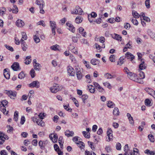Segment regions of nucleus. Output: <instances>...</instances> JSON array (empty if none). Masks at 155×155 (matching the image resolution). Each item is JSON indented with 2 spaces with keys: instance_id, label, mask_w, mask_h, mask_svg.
I'll return each instance as SVG.
<instances>
[{
  "instance_id": "f8f14e48",
  "label": "nucleus",
  "mask_w": 155,
  "mask_h": 155,
  "mask_svg": "<svg viewBox=\"0 0 155 155\" xmlns=\"http://www.w3.org/2000/svg\"><path fill=\"white\" fill-rule=\"evenodd\" d=\"M16 24L18 27H22L24 25L25 23L21 20L18 19L16 21Z\"/></svg>"
},
{
  "instance_id": "603ef678",
  "label": "nucleus",
  "mask_w": 155,
  "mask_h": 155,
  "mask_svg": "<svg viewBox=\"0 0 155 155\" xmlns=\"http://www.w3.org/2000/svg\"><path fill=\"white\" fill-rule=\"evenodd\" d=\"M116 149L118 150H120L121 149V146L120 143H117L116 145Z\"/></svg>"
},
{
  "instance_id": "c9c22d12",
  "label": "nucleus",
  "mask_w": 155,
  "mask_h": 155,
  "mask_svg": "<svg viewBox=\"0 0 155 155\" xmlns=\"http://www.w3.org/2000/svg\"><path fill=\"white\" fill-rule=\"evenodd\" d=\"M95 45L96 48L99 51H101L100 49L101 47L103 48H105V45L104 44H103L102 47L100 45H99L97 43H96L95 44Z\"/></svg>"
},
{
  "instance_id": "39448f33",
  "label": "nucleus",
  "mask_w": 155,
  "mask_h": 155,
  "mask_svg": "<svg viewBox=\"0 0 155 155\" xmlns=\"http://www.w3.org/2000/svg\"><path fill=\"white\" fill-rule=\"evenodd\" d=\"M50 90L52 93H55L59 90L60 88L58 84H54L53 86L50 88Z\"/></svg>"
},
{
  "instance_id": "9b49d317",
  "label": "nucleus",
  "mask_w": 155,
  "mask_h": 155,
  "mask_svg": "<svg viewBox=\"0 0 155 155\" xmlns=\"http://www.w3.org/2000/svg\"><path fill=\"white\" fill-rule=\"evenodd\" d=\"M69 50L71 51L72 53L75 54H78V51L77 49H75V47L73 45H70L68 47Z\"/></svg>"
},
{
  "instance_id": "de8ad7c7",
  "label": "nucleus",
  "mask_w": 155,
  "mask_h": 155,
  "mask_svg": "<svg viewBox=\"0 0 155 155\" xmlns=\"http://www.w3.org/2000/svg\"><path fill=\"white\" fill-rule=\"evenodd\" d=\"M109 60L112 62H114L115 61V56L114 55H111L109 58Z\"/></svg>"
},
{
  "instance_id": "dca6fc26",
  "label": "nucleus",
  "mask_w": 155,
  "mask_h": 155,
  "mask_svg": "<svg viewBox=\"0 0 155 155\" xmlns=\"http://www.w3.org/2000/svg\"><path fill=\"white\" fill-rule=\"evenodd\" d=\"M64 134L66 136H67L68 137H70L73 136V134H74V132L72 131H70L69 130H67L64 132Z\"/></svg>"
},
{
  "instance_id": "423d86ee",
  "label": "nucleus",
  "mask_w": 155,
  "mask_h": 155,
  "mask_svg": "<svg viewBox=\"0 0 155 155\" xmlns=\"http://www.w3.org/2000/svg\"><path fill=\"white\" fill-rule=\"evenodd\" d=\"M29 86L31 88L35 87L36 88H38L40 87V83L37 81H34L29 84Z\"/></svg>"
},
{
  "instance_id": "72a5a7b5",
  "label": "nucleus",
  "mask_w": 155,
  "mask_h": 155,
  "mask_svg": "<svg viewBox=\"0 0 155 155\" xmlns=\"http://www.w3.org/2000/svg\"><path fill=\"white\" fill-rule=\"evenodd\" d=\"M124 58L123 57H120L119 60V61L117 63V64L121 65L124 62Z\"/></svg>"
},
{
  "instance_id": "09e8293b",
  "label": "nucleus",
  "mask_w": 155,
  "mask_h": 155,
  "mask_svg": "<svg viewBox=\"0 0 155 155\" xmlns=\"http://www.w3.org/2000/svg\"><path fill=\"white\" fill-rule=\"evenodd\" d=\"M151 102L150 100L149 99H146L145 101V105L147 106H151Z\"/></svg>"
},
{
  "instance_id": "5fc2aeb1",
  "label": "nucleus",
  "mask_w": 155,
  "mask_h": 155,
  "mask_svg": "<svg viewBox=\"0 0 155 155\" xmlns=\"http://www.w3.org/2000/svg\"><path fill=\"white\" fill-rule=\"evenodd\" d=\"M131 20L132 22L133 23V24L135 25H137L138 22L137 21L136 19H134V18L131 19Z\"/></svg>"
},
{
  "instance_id": "20e7f679",
  "label": "nucleus",
  "mask_w": 155,
  "mask_h": 155,
  "mask_svg": "<svg viewBox=\"0 0 155 155\" xmlns=\"http://www.w3.org/2000/svg\"><path fill=\"white\" fill-rule=\"evenodd\" d=\"M4 94L8 95L9 97H10L11 98H12L11 97V96L15 97L17 95V93L16 91H12L5 90L4 91Z\"/></svg>"
},
{
  "instance_id": "393cba45",
  "label": "nucleus",
  "mask_w": 155,
  "mask_h": 155,
  "mask_svg": "<svg viewBox=\"0 0 155 155\" xmlns=\"http://www.w3.org/2000/svg\"><path fill=\"white\" fill-rule=\"evenodd\" d=\"M107 106L108 107L110 108H113L115 106V104L111 101H107Z\"/></svg>"
},
{
  "instance_id": "1a4fd4ad",
  "label": "nucleus",
  "mask_w": 155,
  "mask_h": 155,
  "mask_svg": "<svg viewBox=\"0 0 155 155\" xmlns=\"http://www.w3.org/2000/svg\"><path fill=\"white\" fill-rule=\"evenodd\" d=\"M68 73L71 76H74L75 74V72L74 68L71 66H68L67 68Z\"/></svg>"
},
{
  "instance_id": "864d4df0",
  "label": "nucleus",
  "mask_w": 155,
  "mask_h": 155,
  "mask_svg": "<svg viewBox=\"0 0 155 155\" xmlns=\"http://www.w3.org/2000/svg\"><path fill=\"white\" fill-rule=\"evenodd\" d=\"M150 0H146L145 2L146 6L147 8H150Z\"/></svg>"
},
{
  "instance_id": "c85d7f7f",
  "label": "nucleus",
  "mask_w": 155,
  "mask_h": 155,
  "mask_svg": "<svg viewBox=\"0 0 155 155\" xmlns=\"http://www.w3.org/2000/svg\"><path fill=\"white\" fill-rule=\"evenodd\" d=\"M50 25L51 28H56V22L54 21H50Z\"/></svg>"
},
{
  "instance_id": "4c0bfd02",
  "label": "nucleus",
  "mask_w": 155,
  "mask_h": 155,
  "mask_svg": "<svg viewBox=\"0 0 155 155\" xmlns=\"http://www.w3.org/2000/svg\"><path fill=\"white\" fill-rule=\"evenodd\" d=\"M85 78L87 79L86 82L88 83L91 82V79L90 75V74H87L85 76Z\"/></svg>"
},
{
  "instance_id": "a18cd8bd",
  "label": "nucleus",
  "mask_w": 155,
  "mask_h": 155,
  "mask_svg": "<svg viewBox=\"0 0 155 155\" xmlns=\"http://www.w3.org/2000/svg\"><path fill=\"white\" fill-rule=\"evenodd\" d=\"M137 76L134 74H133L132 76H131V77H130V79L135 81L136 79H137Z\"/></svg>"
},
{
  "instance_id": "a878e982",
  "label": "nucleus",
  "mask_w": 155,
  "mask_h": 155,
  "mask_svg": "<svg viewBox=\"0 0 155 155\" xmlns=\"http://www.w3.org/2000/svg\"><path fill=\"white\" fill-rule=\"evenodd\" d=\"M91 63L94 65H96L99 64V61L95 59H93L91 61Z\"/></svg>"
},
{
  "instance_id": "412c9836",
  "label": "nucleus",
  "mask_w": 155,
  "mask_h": 155,
  "mask_svg": "<svg viewBox=\"0 0 155 155\" xmlns=\"http://www.w3.org/2000/svg\"><path fill=\"white\" fill-rule=\"evenodd\" d=\"M31 56H29L26 57L25 60V63L26 64H29L31 62Z\"/></svg>"
},
{
  "instance_id": "7ed1b4c3",
  "label": "nucleus",
  "mask_w": 155,
  "mask_h": 155,
  "mask_svg": "<svg viewBox=\"0 0 155 155\" xmlns=\"http://www.w3.org/2000/svg\"><path fill=\"white\" fill-rule=\"evenodd\" d=\"M78 137H75L73 138V141L75 142L78 147H79L81 149L83 148V147H84V143L82 142L78 141Z\"/></svg>"
},
{
  "instance_id": "b1692460",
  "label": "nucleus",
  "mask_w": 155,
  "mask_h": 155,
  "mask_svg": "<svg viewBox=\"0 0 155 155\" xmlns=\"http://www.w3.org/2000/svg\"><path fill=\"white\" fill-rule=\"evenodd\" d=\"M33 65L34 68L35 70L39 71L40 70L41 66L40 64L37 63L35 64H34Z\"/></svg>"
},
{
  "instance_id": "4468645a",
  "label": "nucleus",
  "mask_w": 155,
  "mask_h": 155,
  "mask_svg": "<svg viewBox=\"0 0 155 155\" xmlns=\"http://www.w3.org/2000/svg\"><path fill=\"white\" fill-rule=\"evenodd\" d=\"M126 57L127 59H130L132 61L135 58V56L129 52L126 53Z\"/></svg>"
},
{
  "instance_id": "cd10ccee",
  "label": "nucleus",
  "mask_w": 155,
  "mask_h": 155,
  "mask_svg": "<svg viewBox=\"0 0 155 155\" xmlns=\"http://www.w3.org/2000/svg\"><path fill=\"white\" fill-rule=\"evenodd\" d=\"M119 114V111L118 108L115 107L113 111V114L114 115H118Z\"/></svg>"
},
{
  "instance_id": "8fccbe9b",
  "label": "nucleus",
  "mask_w": 155,
  "mask_h": 155,
  "mask_svg": "<svg viewBox=\"0 0 155 155\" xmlns=\"http://www.w3.org/2000/svg\"><path fill=\"white\" fill-rule=\"evenodd\" d=\"M105 77L107 79H111L113 78L111 74L109 73H107L104 75Z\"/></svg>"
},
{
  "instance_id": "7c9ffc66",
  "label": "nucleus",
  "mask_w": 155,
  "mask_h": 155,
  "mask_svg": "<svg viewBox=\"0 0 155 155\" xmlns=\"http://www.w3.org/2000/svg\"><path fill=\"white\" fill-rule=\"evenodd\" d=\"M145 90L150 95H152V94H153V92H155V91H154L153 89L149 88H146Z\"/></svg>"
},
{
  "instance_id": "2f4dec72",
  "label": "nucleus",
  "mask_w": 155,
  "mask_h": 155,
  "mask_svg": "<svg viewBox=\"0 0 155 155\" xmlns=\"http://www.w3.org/2000/svg\"><path fill=\"white\" fill-rule=\"evenodd\" d=\"M25 77V74L24 72L22 71L18 75V78L20 79L24 78Z\"/></svg>"
},
{
  "instance_id": "bf43d9fd",
  "label": "nucleus",
  "mask_w": 155,
  "mask_h": 155,
  "mask_svg": "<svg viewBox=\"0 0 155 155\" xmlns=\"http://www.w3.org/2000/svg\"><path fill=\"white\" fill-rule=\"evenodd\" d=\"M81 42L82 44L88 45V43L87 40L85 39H81Z\"/></svg>"
},
{
  "instance_id": "e2e57ef3",
  "label": "nucleus",
  "mask_w": 155,
  "mask_h": 155,
  "mask_svg": "<svg viewBox=\"0 0 155 155\" xmlns=\"http://www.w3.org/2000/svg\"><path fill=\"white\" fill-rule=\"evenodd\" d=\"M35 3L37 5H40L44 3L43 0H37L36 1Z\"/></svg>"
},
{
  "instance_id": "bb28decb",
  "label": "nucleus",
  "mask_w": 155,
  "mask_h": 155,
  "mask_svg": "<svg viewBox=\"0 0 155 155\" xmlns=\"http://www.w3.org/2000/svg\"><path fill=\"white\" fill-rule=\"evenodd\" d=\"M0 110L4 114L7 115L8 113V111H7V112L5 113L6 112V109L5 107L3 106H1L0 107Z\"/></svg>"
},
{
  "instance_id": "f03ea898",
  "label": "nucleus",
  "mask_w": 155,
  "mask_h": 155,
  "mask_svg": "<svg viewBox=\"0 0 155 155\" xmlns=\"http://www.w3.org/2000/svg\"><path fill=\"white\" fill-rule=\"evenodd\" d=\"M83 12L82 9L79 6H77L71 12V14H73L81 15Z\"/></svg>"
},
{
  "instance_id": "e433bc0d",
  "label": "nucleus",
  "mask_w": 155,
  "mask_h": 155,
  "mask_svg": "<svg viewBox=\"0 0 155 155\" xmlns=\"http://www.w3.org/2000/svg\"><path fill=\"white\" fill-rule=\"evenodd\" d=\"M18 111H15L14 114V120L16 121H18Z\"/></svg>"
},
{
  "instance_id": "69168bd1",
  "label": "nucleus",
  "mask_w": 155,
  "mask_h": 155,
  "mask_svg": "<svg viewBox=\"0 0 155 155\" xmlns=\"http://www.w3.org/2000/svg\"><path fill=\"white\" fill-rule=\"evenodd\" d=\"M105 150L108 153L111 152L112 151V149L110 146H107L105 148Z\"/></svg>"
},
{
  "instance_id": "ddd939ff",
  "label": "nucleus",
  "mask_w": 155,
  "mask_h": 155,
  "mask_svg": "<svg viewBox=\"0 0 155 155\" xmlns=\"http://www.w3.org/2000/svg\"><path fill=\"white\" fill-rule=\"evenodd\" d=\"M66 25L68 27V29L69 30L72 32H74L75 31V28L72 24L69 22H67Z\"/></svg>"
},
{
  "instance_id": "a211bd4d",
  "label": "nucleus",
  "mask_w": 155,
  "mask_h": 155,
  "mask_svg": "<svg viewBox=\"0 0 155 155\" xmlns=\"http://www.w3.org/2000/svg\"><path fill=\"white\" fill-rule=\"evenodd\" d=\"M147 33L150 37L153 39H155V34L152 32L151 30L148 29L147 31Z\"/></svg>"
},
{
  "instance_id": "6e6d98bb",
  "label": "nucleus",
  "mask_w": 155,
  "mask_h": 155,
  "mask_svg": "<svg viewBox=\"0 0 155 155\" xmlns=\"http://www.w3.org/2000/svg\"><path fill=\"white\" fill-rule=\"evenodd\" d=\"M139 77L141 79H143L145 77V75L143 72L140 71L139 74Z\"/></svg>"
},
{
  "instance_id": "0eeeda50",
  "label": "nucleus",
  "mask_w": 155,
  "mask_h": 155,
  "mask_svg": "<svg viewBox=\"0 0 155 155\" xmlns=\"http://www.w3.org/2000/svg\"><path fill=\"white\" fill-rule=\"evenodd\" d=\"M49 137L54 143H56L58 140V137L57 134L55 133L51 134L49 135Z\"/></svg>"
},
{
  "instance_id": "37998d69",
  "label": "nucleus",
  "mask_w": 155,
  "mask_h": 155,
  "mask_svg": "<svg viewBox=\"0 0 155 155\" xmlns=\"http://www.w3.org/2000/svg\"><path fill=\"white\" fill-rule=\"evenodd\" d=\"M103 84L104 86L107 87L109 89H111V86L110 84L108 82H105L103 83Z\"/></svg>"
},
{
  "instance_id": "5701e85b",
  "label": "nucleus",
  "mask_w": 155,
  "mask_h": 155,
  "mask_svg": "<svg viewBox=\"0 0 155 155\" xmlns=\"http://www.w3.org/2000/svg\"><path fill=\"white\" fill-rule=\"evenodd\" d=\"M83 19V18L81 16H78L75 18V22L77 24H79L81 22Z\"/></svg>"
},
{
  "instance_id": "4d7b16f0",
  "label": "nucleus",
  "mask_w": 155,
  "mask_h": 155,
  "mask_svg": "<svg viewBox=\"0 0 155 155\" xmlns=\"http://www.w3.org/2000/svg\"><path fill=\"white\" fill-rule=\"evenodd\" d=\"M70 58L72 62L74 63H75L76 62V60L75 59L74 57L72 54H71L70 55Z\"/></svg>"
},
{
  "instance_id": "79ce46f5",
  "label": "nucleus",
  "mask_w": 155,
  "mask_h": 155,
  "mask_svg": "<svg viewBox=\"0 0 155 155\" xmlns=\"http://www.w3.org/2000/svg\"><path fill=\"white\" fill-rule=\"evenodd\" d=\"M108 137V139L107 138L106 140L108 142H109L110 141L112 140L113 136V134H107Z\"/></svg>"
},
{
  "instance_id": "9d476101",
  "label": "nucleus",
  "mask_w": 155,
  "mask_h": 155,
  "mask_svg": "<svg viewBox=\"0 0 155 155\" xmlns=\"http://www.w3.org/2000/svg\"><path fill=\"white\" fill-rule=\"evenodd\" d=\"M12 69L15 71H17L20 69L19 64L18 62H15L11 66Z\"/></svg>"
},
{
  "instance_id": "4be33fe9",
  "label": "nucleus",
  "mask_w": 155,
  "mask_h": 155,
  "mask_svg": "<svg viewBox=\"0 0 155 155\" xmlns=\"http://www.w3.org/2000/svg\"><path fill=\"white\" fill-rule=\"evenodd\" d=\"M21 44L22 48L23 51H26L28 47V45L25 42H20Z\"/></svg>"
},
{
  "instance_id": "052dcab7",
  "label": "nucleus",
  "mask_w": 155,
  "mask_h": 155,
  "mask_svg": "<svg viewBox=\"0 0 155 155\" xmlns=\"http://www.w3.org/2000/svg\"><path fill=\"white\" fill-rule=\"evenodd\" d=\"M58 46V45H53L50 48L52 50L55 51L58 50V48H57Z\"/></svg>"
},
{
  "instance_id": "680f3d73",
  "label": "nucleus",
  "mask_w": 155,
  "mask_h": 155,
  "mask_svg": "<svg viewBox=\"0 0 155 155\" xmlns=\"http://www.w3.org/2000/svg\"><path fill=\"white\" fill-rule=\"evenodd\" d=\"M142 79H141V78H137V79H136L135 82L140 84H143V81L142 80Z\"/></svg>"
},
{
  "instance_id": "aec40b11",
  "label": "nucleus",
  "mask_w": 155,
  "mask_h": 155,
  "mask_svg": "<svg viewBox=\"0 0 155 155\" xmlns=\"http://www.w3.org/2000/svg\"><path fill=\"white\" fill-rule=\"evenodd\" d=\"M22 38L20 40V42H24V40H26L27 38V37L25 32H23L21 33Z\"/></svg>"
},
{
  "instance_id": "338daca9",
  "label": "nucleus",
  "mask_w": 155,
  "mask_h": 155,
  "mask_svg": "<svg viewBox=\"0 0 155 155\" xmlns=\"http://www.w3.org/2000/svg\"><path fill=\"white\" fill-rule=\"evenodd\" d=\"M35 72L33 69H32L30 72V74L32 78H33L35 77Z\"/></svg>"
},
{
  "instance_id": "2eb2a0df",
  "label": "nucleus",
  "mask_w": 155,
  "mask_h": 155,
  "mask_svg": "<svg viewBox=\"0 0 155 155\" xmlns=\"http://www.w3.org/2000/svg\"><path fill=\"white\" fill-rule=\"evenodd\" d=\"M8 69H5L4 70V75L5 77L7 79H9L10 78V74L7 71Z\"/></svg>"
},
{
  "instance_id": "3c124183",
  "label": "nucleus",
  "mask_w": 155,
  "mask_h": 155,
  "mask_svg": "<svg viewBox=\"0 0 155 155\" xmlns=\"http://www.w3.org/2000/svg\"><path fill=\"white\" fill-rule=\"evenodd\" d=\"M148 137L151 142H153L154 141V139L153 136L152 135H149Z\"/></svg>"
},
{
  "instance_id": "0e129e2a",
  "label": "nucleus",
  "mask_w": 155,
  "mask_h": 155,
  "mask_svg": "<svg viewBox=\"0 0 155 155\" xmlns=\"http://www.w3.org/2000/svg\"><path fill=\"white\" fill-rule=\"evenodd\" d=\"M38 25H42L43 26L45 27V26L44 21H41L37 23Z\"/></svg>"
},
{
  "instance_id": "774afa93",
  "label": "nucleus",
  "mask_w": 155,
  "mask_h": 155,
  "mask_svg": "<svg viewBox=\"0 0 155 155\" xmlns=\"http://www.w3.org/2000/svg\"><path fill=\"white\" fill-rule=\"evenodd\" d=\"M84 64H85V66L88 68H90V66L89 65V62H87L86 61H83Z\"/></svg>"
},
{
  "instance_id": "58836bf2",
  "label": "nucleus",
  "mask_w": 155,
  "mask_h": 155,
  "mask_svg": "<svg viewBox=\"0 0 155 155\" xmlns=\"http://www.w3.org/2000/svg\"><path fill=\"white\" fill-rule=\"evenodd\" d=\"M6 12L5 8L3 7L0 8V15H2L5 14Z\"/></svg>"
},
{
  "instance_id": "ea45409f",
  "label": "nucleus",
  "mask_w": 155,
  "mask_h": 155,
  "mask_svg": "<svg viewBox=\"0 0 155 155\" xmlns=\"http://www.w3.org/2000/svg\"><path fill=\"white\" fill-rule=\"evenodd\" d=\"M33 39L36 43H38L40 41L39 38L36 35L34 36Z\"/></svg>"
},
{
  "instance_id": "6e6552de",
  "label": "nucleus",
  "mask_w": 155,
  "mask_h": 155,
  "mask_svg": "<svg viewBox=\"0 0 155 155\" xmlns=\"http://www.w3.org/2000/svg\"><path fill=\"white\" fill-rule=\"evenodd\" d=\"M140 61V64L139 66V69L140 70L145 69L147 67V65L145 63L144 60L143 59H141Z\"/></svg>"
},
{
  "instance_id": "13d9d810",
  "label": "nucleus",
  "mask_w": 155,
  "mask_h": 155,
  "mask_svg": "<svg viewBox=\"0 0 155 155\" xmlns=\"http://www.w3.org/2000/svg\"><path fill=\"white\" fill-rule=\"evenodd\" d=\"M5 46L7 49L10 50V51H14L13 48L12 47L9 45H5Z\"/></svg>"
},
{
  "instance_id": "c03bdc74",
  "label": "nucleus",
  "mask_w": 155,
  "mask_h": 155,
  "mask_svg": "<svg viewBox=\"0 0 155 155\" xmlns=\"http://www.w3.org/2000/svg\"><path fill=\"white\" fill-rule=\"evenodd\" d=\"M88 96L87 95L83 94L81 96V98L82 99L84 103H85V101L87 99Z\"/></svg>"
},
{
  "instance_id": "c756f323",
  "label": "nucleus",
  "mask_w": 155,
  "mask_h": 155,
  "mask_svg": "<svg viewBox=\"0 0 155 155\" xmlns=\"http://www.w3.org/2000/svg\"><path fill=\"white\" fill-rule=\"evenodd\" d=\"M88 87L89 90L91 93H94L95 90L94 87L91 85H90L88 86Z\"/></svg>"
},
{
  "instance_id": "a19ab883",
  "label": "nucleus",
  "mask_w": 155,
  "mask_h": 155,
  "mask_svg": "<svg viewBox=\"0 0 155 155\" xmlns=\"http://www.w3.org/2000/svg\"><path fill=\"white\" fill-rule=\"evenodd\" d=\"M71 99L73 100L75 105L77 107H78L79 106V104H78V101L76 100V99L74 97H71Z\"/></svg>"
},
{
  "instance_id": "49530a36",
  "label": "nucleus",
  "mask_w": 155,
  "mask_h": 155,
  "mask_svg": "<svg viewBox=\"0 0 155 155\" xmlns=\"http://www.w3.org/2000/svg\"><path fill=\"white\" fill-rule=\"evenodd\" d=\"M134 154L135 155H139V150L137 148H134L133 149Z\"/></svg>"
},
{
  "instance_id": "f3484780",
  "label": "nucleus",
  "mask_w": 155,
  "mask_h": 155,
  "mask_svg": "<svg viewBox=\"0 0 155 155\" xmlns=\"http://www.w3.org/2000/svg\"><path fill=\"white\" fill-rule=\"evenodd\" d=\"M5 139V138L4 137V134L0 132V145L4 143Z\"/></svg>"
},
{
  "instance_id": "473e14b6",
  "label": "nucleus",
  "mask_w": 155,
  "mask_h": 155,
  "mask_svg": "<svg viewBox=\"0 0 155 155\" xmlns=\"http://www.w3.org/2000/svg\"><path fill=\"white\" fill-rule=\"evenodd\" d=\"M37 121L38 122H37V124L38 125L40 126L41 127H43L45 126L44 122L41 119H39Z\"/></svg>"
},
{
  "instance_id": "6ab92c4d",
  "label": "nucleus",
  "mask_w": 155,
  "mask_h": 155,
  "mask_svg": "<svg viewBox=\"0 0 155 155\" xmlns=\"http://www.w3.org/2000/svg\"><path fill=\"white\" fill-rule=\"evenodd\" d=\"M112 37L114 39L118 41H121L122 40V37L119 35L114 34L112 35Z\"/></svg>"
},
{
  "instance_id": "f257e3e1",
  "label": "nucleus",
  "mask_w": 155,
  "mask_h": 155,
  "mask_svg": "<svg viewBox=\"0 0 155 155\" xmlns=\"http://www.w3.org/2000/svg\"><path fill=\"white\" fill-rule=\"evenodd\" d=\"M75 70L78 79L81 80L83 77L82 69L79 66H75Z\"/></svg>"
},
{
  "instance_id": "f704fd0d",
  "label": "nucleus",
  "mask_w": 155,
  "mask_h": 155,
  "mask_svg": "<svg viewBox=\"0 0 155 155\" xmlns=\"http://www.w3.org/2000/svg\"><path fill=\"white\" fill-rule=\"evenodd\" d=\"M132 15L136 18H139L140 16V15L134 10L132 11Z\"/></svg>"
}]
</instances>
